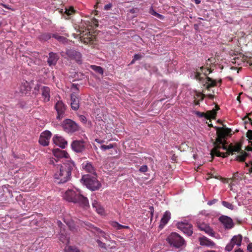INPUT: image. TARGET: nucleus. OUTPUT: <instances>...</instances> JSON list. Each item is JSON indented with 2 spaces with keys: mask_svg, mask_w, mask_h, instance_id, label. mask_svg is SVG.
<instances>
[{
  "mask_svg": "<svg viewBox=\"0 0 252 252\" xmlns=\"http://www.w3.org/2000/svg\"><path fill=\"white\" fill-rule=\"evenodd\" d=\"M80 121L84 124H85L87 122L86 118L84 115H80L79 116Z\"/></svg>",
  "mask_w": 252,
  "mask_h": 252,
  "instance_id": "de8ad7c7",
  "label": "nucleus"
},
{
  "mask_svg": "<svg viewBox=\"0 0 252 252\" xmlns=\"http://www.w3.org/2000/svg\"><path fill=\"white\" fill-rule=\"evenodd\" d=\"M114 147V146L112 144H110L108 145H102L100 146V149L103 151H105L107 150L112 149Z\"/></svg>",
  "mask_w": 252,
  "mask_h": 252,
  "instance_id": "79ce46f5",
  "label": "nucleus"
},
{
  "mask_svg": "<svg viewBox=\"0 0 252 252\" xmlns=\"http://www.w3.org/2000/svg\"><path fill=\"white\" fill-rule=\"evenodd\" d=\"M81 181L92 191L97 190L101 187V184L97 180L96 175H84L82 176Z\"/></svg>",
  "mask_w": 252,
  "mask_h": 252,
  "instance_id": "20e7f679",
  "label": "nucleus"
},
{
  "mask_svg": "<svg viewBox=\"0 0 252 252\" xmlns=\"http://www.w3.org/2000/svg\"><path fill=\"white\" fill-rule=\"evenodd\" d=\"M234 245V243L230 241V242L226 246L225 250L227 252H230L233 249Z\"/></svg>",
  "mask_w": 252,
  "mask_h": 252,
  "instance_id": "a19ab883",
  "label": "nucleus"
},
{
  "mask_svg": "<svg viewBox=\"0 0 252 252\" xmlns=\"http://www.w3.org/2000/svg\"><path fill=\"white\" fill-rule=\"evenodd\" d=\"M91 67L96 72L101 75L103 74V69L101 67L96 65H92Z\"/></svg>",
  "mask_w": 252,
  "mask_h": 252,
  "instance_id": "4c0bfd02",
  "label": "nucleus"
},
{
  "mask_svg": "<svg viewBox=\"0 0 252 252\" xmlns=\"http://www.w3.org/2000/svg\"><path fill=\"white\" fill-rule=\"evenodd\" d=\"M248 252H252V243H250L247 247Z\"/></svg>",
  "mask_w": 252,
  "mask_h": 252,
  "instance_id": "6e6d98bb",
  "label": "nucleus"
},
{
  "mask_svg": "<svg viewBox=\"0 0 252 252\" xmlns=\"http://www.w3.org/2000/svg\"><path fill=\"white\" fill-rule=\"evenodd\" d=\"M112 7V4L109 3L104 6V10H109Z\"/></svg>",
  "mask_w": 252,
  "mask_h": 252,
  "instance_id": "5fc2aeb1",
  "label": "nucleus"
},
{
  "mask_svg": "<svg viewBox=\"0 0 252 252\" xmlns=\"http://www.w3.org/2000/svg\"><path fill=\"white\" fill-rule=\"evenodd\" d=\"M95 141L97 142L98 143H100V144H101V143H102L103 142V141L97 139H95Z\"/></svg>",
  "mask_w": 252,
  "mask_h": 252,
  "instance_id": "69168bd1",
  "label": "nucleus"
},
{
  "mask_svg": "<svg viewBox=\"0 0 252 252\" xmlns=\"http://www.w3.org/2000/svg\"><path fill=\"white\" fill-rule=\"evenodd\" d=\"M55 108L58 113L57 119L61 120L64 117L66 106L62 101H58L55 106Z\"/></svg>",
  "mask_w": 252,
  "mask_h": 252,
  "instance_id": "9d476101",
  "label": "nucleus"
},
{
  "mask_svg": "<svg viewBox=\"0 0 252 252\" xmlns=\"http://www.w3.org/2000/svg\"><path fill=\"white\" fill-rule=\"evenodd\" d=\"M149 209L151 211V215L152 216H153V213H154V207L153 206H150L149 207Z\"/></svg>",
  "mask_w": 252,
  "mask_h": 252,
  "instance_id": "13d9d810",
  "label": "nucleus"
},
{
  "mask_svg": "<svg viewBox=\"0 0 252 252\" xmlns=\"http://www.w3.org/2000/svg\"><path fill=\"white\" fill-rule=\"evenodd\" d=\"M217 137L216 138V141L214 143H218L220 144H222L223 143V139L225 137H224V134H222V132H220V133H218Z\"/></svg>",
  "mask_w": 252,
  "mask_h": 252,
  "instance_id": "473e14b6",
  "label": "nucleus"
},
{
  "mask_svg": "<svg viewBox=\"0 0 252 252\" xmlns=\"http://www.w3.org/2000/svg\"><path fill=\"white\" fill-rule=\"evenodd\" d=\"M235 252H243V251L241 249H238V250H236Z\"/></svg>",
  "mask_w": 252,
  "mask_h": 252,
  "instance_id": "338daca9",
  "label": "nucleus"
},
{
  "mask_svg": "<svg viewBox=\"0 0 252 252\" xmlns=\"http://www.w3.org/2000/svg\"><path fill=\"white\" fill-rule=\"evenodd\" d=\"M242 240V236L240 234L233 236L231 239V242H232L234 245H236L238 246L241 245Z\"/></svg>",
  "mask_w": 252,
  "mask_h": 252,
  "instance_id": "393cba45",
  "label": "nucleus"
},
{
  "mask_svg": "<svg viewBox=\"0 0 252 252\" xmlns=\"http://www.w3.org/2000/svg\"><path fill=\"white\" fill-rule=\"evenodd\" d=\"M206 84H207V88L209 89L210 87H214L216 86L217 82L215 80H214L212 78L207 77L206 78Z\"/></svg>",
  "mask_w": 252,
  "mask_h": 252,
  "instance_id": "c85d7f7f",
  "label": "nucleus"
},
{
  "mask_svg": "<svg viewBox=\"0 0 252 252\" xmlns=\"http://www.w3.org/2000/svg\"><path fill=\"white\" fill-rule=\"evenodd\" d=\"M144 57V54H135L133 58L134 60L138 61L141 60Z\"/></svg>",
  "mask_w": 252,
  "mask_h": 252,
  "instance_id": "c03bdc74",
  "label": "nucleus"
},
{
  "mask_svg": "<svg viewBox=\"0 0 252 252\" xmlns=\"http://www.w3.org/2000/svg\"><path fill=\"white\" fill-rule=\"evenodd\" d=\"M82 168L86 172L90 173H94L95 169L92 164L90 162H84L82 164Z\"/></svg>",
  "mask_w": 252,
  "mask_h": 252,
  "instance_id": "4be33fe9",
  "label": "nucleus"
},
{
  "mask_svg": "<svg viewBox=\"0 0 252 252\" xmlns=\"http://www.w3.org/2000/svg\"><path fill=\"white\" fill-rule=\"evenodd\" d=\"M51 135V132L48 130H45L42 132L39 139V143L40 144L43 146L48 145Z\"/></svg>",
  "mask_w": 252,
  "mask_h": 252,
  "instance_id": "f8f14e48",
  "label": "nucleus"
},
{
  "mask_svg": "<svg viewBox=\"0 0 252 252\" xmlns=\"http://www.w3.org/2000/svg\"><path fill=\"white\" fill-rule=\"evenodd\" d=\"M200 75H201V74L199 72H195V74H194L195 78L199 81H201L202 78L200 77Z\"/></svg>",
  "mask_w": 252,
  "mask_h": 252,
  "instance_id": "8fccbe9b",
  "label": "nucleus"
},
{
  "mask_svg": "<svg viewBox=\"0 0 252 252\" xmlns=\"http://www.w3.org/2000/svg\"><path fill=\"white\" fill-rule=\"evenodd\" d=\"M41 94L44 102H48L50 98V89L48 87L43 86L41 88Z\"/></svg>",
  "mask_w": 252,
  "mask_h": 252,
  "instance_id": "2eb2a0df",
  "label": "nucleus"
},
{
  "mask_svg": "<svg viewBox=\"0 0 252 252\" xmlns=\"http://www.w3.org/2000/svg\"><path fill=\"white\" fill-rule=\"evenodd\" d=\"M149 13L151 15L158 18V19H159L160 20H163L164 18V17L162 15H161V14L158 13V12H157L156 11H155L152 6L151 7V8L149 10Z\"/></svg>",
  "mask_w": 252,
  "mask_h": 252,
  "instance_id": "72a5a7b5",
  "label": "nucleus"
},
{
  "mask_svg": "<svg viewBox=\"0 0 252 252\" xmlns=\"http://www.w3.org/2000/svg\"><path fill=\"white\" fill-rule=\"evenodd\" d=\"M95 232H97L98 234H100L101 236L105 233L103 231L98 227L95 228Z\"/></svg>",
  "mask_w": 252,
  "mask_h": 252,
  "instance_id": "864d4df0",
  "label": "nucleus"
},
{
  "mask_svg": "<svg viewBox=\"0 0 252 252\" xmlns=\"http://www.w3.org/2000/svg\"><path fill=\"white\" fill-rule=\"evenodd\" d=\"M221 148H222L223 150H227L228 151V148H227L226 146L224 145V144L223 143L221 146Z\"/></svg>",
  "mask_w": 252,
  "mask_h": 252,
  "instance_id": "052dcab7",
  "label": "nucleus"
},
{
  "mask_svg": "<svg viewBox=\"0 0 252 252\" xmlns=\"http://www.w3.org/2000/svg\"><path fill=\"white\" fill-rule=\"evenodd\" d=\"M64 252H81L77 247L72 246H66L64 249Z\"/></svg>",
  "mask_w": 252,
  "mask_h": 252,
  "instance_id": "c756f323",
  "label": "nucleus"
},
{
  "mask_svg": "<svg viewBox=\"0 0 252 252\" xmlns=\"http://www.w3.org/2000/svg\"><path fill=\"white\" fill-rule=\"evenodd\" d=\"M31 89L29 83L26 81H23L20 86V91L23 94H27L28 92L30 91Z\"/></svg>",
  "mask_w": 252,
  "mask_h": 252,
  "instance_id": "412c9836",
  "label": "nucleus"
},
{
  "mask_svg": "<svg viewBox=\"0 0 252 252\" xmlns=\"http://www.w3.org/2000/svg\"><path fill=\"white\" fill-rule=\"evenodd\" d=\"M171 218L170 212L168 211H166L160 220V223L159 225L160 228L162 229L163 228L164 225L168 222Z\"/></svg>",
  "mask_w": 252,
  "mask_h": 252,
  "instance_id": "a211bd4d",
  "label": "nucleus"
},
{
  "mask_svg": "<svg viewBox=\"0 0 252 252\" xmlns=\"http://www.w3.org/2000/svg\"><path fill=\"white\" fill-rule=\"evenodd\" d=\"M53 141L54 144L63 149L65 147L67 144V141L62 136L58 135H55L53 137Z\"/></svg>",
  "mask_w": 252,
  "mask_h": 252,
  "instance_id": "ddd939ff",
  "label": "nucleus"
},
{
  "mask_svg": "<svg viewBox=\"0 0 252 252\" xmlns=\"http://www.w3.org/2000/svg\"><path fill=\"white\" fill-rule=\"evenodd\" d=\"M59 59V56L57 53L52 52H50L47 61L48 64L50 66H55Z\"/></svg>",
  "mask_w": 252,
  "mask_h": 252,
  "instance_id": "4468645a",
  "label": "nucleus"
},
{
  "mask_svg": "<svg viewBox=\"0 0 252 252\" xmlns=\"http://www.w3.org/2000/svg\"><path fill=\"white\" fill-rule=\"evenodd\" d=\"M65 222L68 225V226L70 230H71L72 231H73V232L76 230L75 226L74 223L72 221H65Z\"/></svg>",
  "mask_w": 252,
  "mask_h": 252,
  "instance_id": "58836bf2",
  "label": "nucleus"
},
{
  "mask_svg": "<svg viewBox=\"0 0 252 252\" xmlns=\"http://www.w3.org/2000/svg\"><path fill=\"white\" fill-rule=\"evenodd\" d=\"M2 5L3 7L7 9H12L8 5L2 4Z\"/></svg>",
  "mask_w": 252,
  "mask_h": 252,
  "instance_id": "bf43d9fd",
  "label": "nucleus"
},
{
  "mask_svg": "<svg viewBox=\"0 0 252 252\" xmlns=\"http://www.w3.org/2000/svg\"><path fill=\"white\" fill-rule=\"evenodd\" d=\"M221 204L223 206H224V207H225L229 210H233L234 209V205L232 203H230L228 202H227L225 201H222L221 202Z\"/></svg>",
  "mask_w": 252,
  "mask_h": 252,
  "instance_id": "c9c22d12",
  "label": "nucleus"
},
{
  "mask_svg": "<svg viewBox=\"0 0 252 252\" xmlns=\"http://www.w3.org/2000/svg\"><path fill=\"white\" fill-rule=\"evenodd\" d=\"M222 145V144H220H220L214 143V145H215L214 149H216L217 150H218L219 149H220V148H221Z\"/></svg>",
  "mask_w": 252,
  "mask_h": 252,
  "instance_id": "4d7b16f0",
  "label": "nucleus"
},
{
  "mask_svg": "<svg viewBox=\"0 0 252 252\" xmlns=\"http://www.w3.org/2000/svg\"><path fill=\"white\" fill-rule=\"evenodd\" d=\"M63 198L69 202L78 203L82 207H89L88 198L75 191L69 189L67 190L64 194Z\"/></svg>",
  "mask_w": 252,
  "mask_h": 252,
  "instance_id": "f03ea898",
  "label": "nucleus"
},
{
  "mask_svg": "<svg viewBox=\"0 0 252 252\" xmlns=\"http://www.w3.org/2000/svg\"><path fill=\"white\" fill-rule=\"evenodd\" d=\"M81 225L84 227H85L87 229L91 231L93 233H95V228L96 227H95L94 225L91 223L89 221L83 222L81 223Z\"/></svg>",
  "mask_w": 252,
  "mask_h": 252,
  "instance_id": "a878e982",
  "label": "nucleus"
},
{
  "mask_svg": "<svg viewBox=\"0 0 252 252\" xmlns=\"http://www.w3.org/2000/svg\"><path fill=\"white\" fill-rule=\"evenodd\" d=\"M73 12L74 9L72 7H70L69 9H66L65 11V13L68 15H70Z\"/></svg>",
  "mask_w": 252,
  "mask_h": 252,
  "instance_id": "09e8293b",
  "label": "nucleus"
},
{
  "mask_svg": "<svg viewBox=\"0 0 252 252\" xmlns=\"http://www.w3.org/2000/svg\"><path fill=\"white\" fill-rule=\"evenodd\" d=\"M246 149L248 151H252V147L250 146H247L246 148Z\"/></svg>",
  "mask_w": 252,
  "mask_h": 252,
  "instance_id": "e2e57ef3",
  "label": "nucleus"
},
{
  "mask_svg": "<svg viewBox=\"0 0 252 252\" xmlns=\"http://www.w3.org/2000/svg\"><path fill=\"white\" fill-rule=\"evenodd\" d=\"M147 170H148V167L146 165H143L141 166L139 169V171L142 173H145L146 171H147Z\"/></svg>",
  "mask_w": 252,
  "mask_h": 252,
  "instance_id": "a18cd8bd",
  "label": "nucleus"
},
{
  "mask_svg": "<svg viewBox=\"0 0 252 252\" xmlns=\"http://www.w3.org/2000/svg\"><path fill=\"white\" fill-rule=\"evenodd\" d=\"M215 128L217 130V133H220V132H222V134H224V137H225L227 135L231 134V130L230 128H223L222 127H215Z\"/></svg>",
  "mask_w": 252,
  "mask_h": 252,
  "instance_id": "b1692460",
  "label": "nucleus"
},
{
  "mask_svg": "<svg viewBox=\"0 0 252 252\" xmlns=\"http://www.w3.org/2000/svg\"><path fill=\"white\" fill-rule=\"evenodd\" d=\"M57 224L60 230H65V225L60 220L58 221Z\"/></svg>",
  "mask_w": 252,
  "mask_h": 252,
  "instance_id": "49530a36",
  "label": "nucleus"
},
{
  "mask_svg": "<svg viewBox=\"0 0 252 252\" xmlns=\"http://www.w3.org/2000/svg\"><path fill=\"white\" fill-rule=\"evenodd\" d=\"M92 206L93 208H95L96 210L98 213H101L103 212V209L101 207L99 203L95 200L92 201Z\"/></svg>",
  "mask_w": 252,
  "mask_h": 252,
  "instance_id": "7c9ffc66",
  "label": "nucleus"
},
{
  "mask_svg": "<svg viewBox=\"0 0 252 252\" xmlns=\"http://www.w3.org/2000/svg\"><path fill=\"white\" fill-rule=\"evenodd\" d=\"M199 228L200 230L205 231L208 235L212 237L215 236V232L208 225L205 223L201 224L199 226Z\"/></svg>",
  "mask_w": 252,
  "mask_h": 252,
  "instance_id": "f3484780",
  "label": "nucleus"
},
{
  "mask_svg": "<svg viewBox=\"0 0 252 252\" xmlns=\"http://www.w3.org/2000/svg\"><path fill=\"white\" fill-rule=\"evenodd\" d=\"M65 54L70 60H75L78 64L82 63V55L79 52L69 49L66 50Z\"/></svg>",
  "mask_w": 252,
  "mask_h": 252,
  "instance_id": "0eeeda50",
  "label": "nucleus"
},
{
  "mask_svg": "<svg viewBox=\"0 0 252 252\" xmlns=\"http://www.w3.org/2000/svg\"><path fill=\"white\" fill-rule=\"evenodd\" d=\"M219 220L223 225L225 229H230L234 226L232 219L227 216L221 215L219 217Z\"/></svg>",
  "mask_w": 252,
  "mask_h": 252,
  "instance_id": "1a4fd4ad",
  "label": "nucleus"
},
{
  "mask_svg": "<svg viewBox=\"0 0 252 252\" xmlns=\"http://www.w3.org/2000/svg\"><path fill=\"white\" fill-rule=\"evenodd\" d=\"M218 106H216V109H213L211 110L207 111L205 113L197 111L195 114L199 118H205L207 119H215L217 115V111L219 109Z\"/></svg>",
  "mask_w": 252,
  "mask_h": 252,
  "instance_id": "9b49d317",
  "label": "nucleus"
},
{
  "mask_svg": "<svg viewBox=\"0 0 252 252\" xmlns=\"http://www.w3.org/2000/svg\"><path fill=\"white\" fill-rule=\"evenodd\" d=\"M52 37L58 40L59 42L63 43H65L67 41V39L66 37L63 36H60L57 33L53 34L52 35Z\"/></svg>",
  "mask_w": 252,
  "mask_h": 252,
  "instance_id": "2f4dec72",
  "label": "nucleus"
},
{
  "mask_svg": "<svg viewBox=\"0 0 252 252\" xmlns=\"http://www.w3.org/2000/svg\"><path fill=\"white\" fill-rule=\"evenodd\" d=\"M52 37V35L50 33H42L39 35L38 38L41 41H46L50 39Z\"/></svg>",
  "mask_w": 252,
  "mask_h": 252,
  "instance_id": "cd10ccee",
  "label": "nucleus"
},
{
  "mask_svg": "<svg viewBox=\"0 0 252 252\" xmlns=\"http://www.w3.org/2000/svg\"><path fill=\"white\" fill-rule=\"evenodd\" d=\"M218 201V200L217 199H214L213 200L208 201L207 202V204L210 206L212 205L217 203Z\"/></svg>",
  "mask_w": 252,
  "mask_h": 252,
  "instance_id": "3c124183",
  "label": "nucleus"
},
{
  "mask_svg": "<svg viewBox=\"0 0 252 252\" xmlns=\"http://www.w3.org/2000/svg\"><path fill=\"white\" fill-rule=\"evenodd\" d=\"M59 240L63 243L68 244L69 238L65 230H60L59 234Z\"/></svg>",
  "mask_w": 252,
  "mask_h": 252,
  "instance_id": "aec40b11",
  "label": "nucleus"
},
{
  "mask_svg": "<svg viewBox=\"0 0 252 252\" xmlns=\"http://www.w3.org/2000/svg\"><path fill=\"white\" fill-rule=\"evenodd\" d=\"M166 240L173 250L181 251L186 246L185 239L176 232L171 233L167 237Z\"/></svg>",
  "mask_w": 252,
  "mask_h": 252,
  "instance_id": "7ed1b4c3",
  "label": "nucleus"
},
{
  "mask_svg": "<svg viewBox=\"0 0 252 252\" xmlns=\"http://www.w3.org/2000/svg\"><path fill=\"white\" fill-rule=\"evenodd\" d=\"M75 168V165L72 160H66L62 164L56 165V172L54 175L55 182L63 184L71 179V172Z\"/></svg>",
  "mask_w": 252,
  "mask_h": 252,
  "instance_id": "f257e3e1",
  "label": "nucleus"
},
{
  "mask_svg": "<svg viewBox=\"0 0 252 252\" xmlns=\"http://www.w3.org/2000/svg\"><path fill=\"white\" fill-rule=\"evenodd\" d=\"M62 126L63 130L68 133H73L79 129L78 125L69 119H65L62 124Z\"/></svg>",
  "mask_w": 252,
  "mask_h": 252,
  "instance_id": "39448f33",
  "label": "nucleus"
},
{
  "mask_svg": "<svg viewBox=\"0 0 252 252\" xmlns=\"http://www.w3.org/2000/svg\"><path fill=\"white\" fill-rule=\"evenodd\" d=\"M221 148H222L223 150H227L228 151V148H227L226 146L224 145V144L223 143L221 146Z\"/></svg>",
  "mask_w": 252,
  "mask_h": 252,
  "instance_id": "680f3d73",
  "label": "nucleus"
},
{
  "mask_svg": "<svg viewBox=\"0 0 252 252\" xmlns=\"http://www.w3.org/2000/svg\"><path fill=\"white\" fill-rule=\"evenodd\" d=\"M241 147L240 145L232 146L230 145L228 148V152L233 154L234 152H241Z\"/></svg>",
  "mask_w": 252,
  "mask_h": 252,
  "instance_id": "bb28decb",
  "label": "nucleus"
},
{
  "mask_svg": "<svg viewBox=\"0 0 252 252\" xmlns=\"http://www.w3.org/2000/svg\"><path fill=\"white\" fill-rule=\"evenodd\" d=\"M212 153L215 155L219 157H224V153H222L216 149H213L212 150Z\"/></svg>",
  "mask_w": 252,
  "mask_h": 252,
  "instance_id": "ea45409f",
  "label": "nucleus"
},
{
  "mask_svg": "<svg viewBox=\"0 0 252 252\" xmlns=\"http://www.w3.org/2000/svg\"><path fill=\"white\" fill-rule=\"evenodd\" d=\"M240 153L241 155L237 156V160L240 161L244 162L245 161L246 158L248 156V154L243 151H242Z\"/></svg>",
  "mask_w": 252,
  "mask_h": 252,
  "instance_id": "f704fd0d",
  "label": "nucleus"
},
{
  "mask_svg": "<svg viewBox=\"0 0 252 252\" xmlns=\"http://www.w3.org/2000/svg\"><path fill=\"white\" fill-rule=\"evenodd\" d=\"M96 242L100 248L104 249L105 250L107 249L106 245L105 244V243L101 242L100 240L98 239L96 240Z\"/></svg>",
  "mask_w": 252,
  "mask_h": 252,
  "instance_id": "37998d69",
  "label": "nucleus"
},
{
  "mask_svg": "<svg viewBox=\"0 0 252 252\" xmlns=\"http://www.w3.org/2000/svg\"><path fill=\"white\" fill-rule=\"evenodd\" d=\"M199 240L201 246L213 247L215 245V243L214 242L205 236L199 238Z\"/></svg>",
  "mask_w": 252,
  "mask_h": 252,
  "instance_id": "6ab92c4d",
  "label": "nucleus"
},
{
  "mask_svg": "<svg viewBox=\"0 0 252 252\" xmlns=\"http://www.w3.org/2000/svg\"><path fill=\"white\" fill-rule=\"evenodd\" d=\"M177 227L180 229L184 233L188 236H191L193 233L192 225L188 222H178L177 224Z\"/></svg>",
  "mask_w": 252,
  "mask_h": 252,
  "instance_id": "6e6552de",
  "label": "nucleus"
},
{
  "mask_svg": "<svg viewBox=\"0 0 252 252\" xmlns=\"http://www.w3.org/2000/svg\"><path fill=\"white\" fill-rule=\"evenodd\" d=\"M53 153L54 156L58 158H67L68 156V154H67V152H66L60 149H55L53 151Z\"/></svg>",
  "mask_w": 252,
  "mask_h": 252,
  "instance_id": "5701e85b",
  "label": "nucleus"
},
{
  "mask_svg": "<svg viewBox=\"0 0 252 252\" xmlns=\"http://www.w3.org/2000/svg\"><path fill=\"white\" fill-rule=\"evenodd\" d=\"M247 136L249 139H252V130H249L247 131Z\"/></svg>",
  "mask_w": 252,
  "mask_h": 252,
  "instance_id": "603ef678",
  "label": "nucleus"
},
{
  "mask_svg": "<svg viewBox=\"0 0 252 252\" xmlns=\"http://www.w3.org/2000/svg\"><path fill=\"white\" fill-rule=\"evenodd\" d=\"M70 99L71 108L75 111L77 110L79 107V98L74 94H72L70 95Z\"/></svg>",
  "mask_w": 252,
  "mask_h": 252,
  "instance_id": "dca6fc26",
  "label": "nucleus"
},
{
  "mask_svg": "<svg viewBox=\"0 0 252 252\" xmlns=\"http://www.w3.org/2000/svg\"><path fill=\"white\" fill-rule=\"evenodd\" d=\"M112 225L113 227H115L116 228H117L118 230H120L123 228H129V227L128 226L123 225L116 221L112 222Z\"/></svg>",
  "mask_w": 252,
  "mask_h": 252,
  "instance_id": "e433bc0d",
  "label": "nucleus"
},
{
  "mask_svg": "<svg viewBox=\"0 0 252 252\" xmlns=\"http://www.w3.org/2000/svg\"><path fill=\"white\" fill-rule=\"evenodd\" d=\"M204 252H216L215 251H213V250H208V251H205Z\"/></svg>",
  "mask_w": 252,
  "mask_h": 252,
  "instance_id": "774afa93",
  "label": "nucleus"
},
{
  "mask_svg": "<svg viewBox=\"0 0 252 252\" xmlns=\"http://www.w3.org/2000/svg\"><path fill=\"white\" fill-rule=\"evenodd\" d=\"M101 236L104 238L106 240H108V238H107L105 233L102 234Z\"/></svg>",
  "mask_w": 252,
  "mask_h": 252,
  "instance_id": "0e129e2a",
  "label": "nucleus"
},
{
  "mask_svg": "<svg viewBox=\"0 0 252 252\" xmlns=\"http://www.w3.org/2000/svg\"><path fill=\"white\" fill-rule=\"evenodd\" d=\"M86 142L83 140H75L71 144V149L76 153H82L85 150Z\"/></svg>",
  "mask_w": 252,
  "mask_h": 252,
  "instance_id": "423d86ee",
  "label": "nucleus"
}]
</instances>
